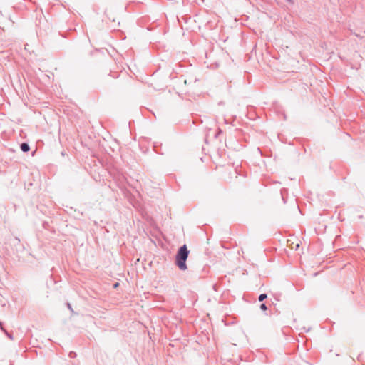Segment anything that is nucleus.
I'll return each mask as SVG.
<instances>
[{
    "mask_svg": "<svg viewBox=\"0 0 365 365\" xmlns=\"http://www.w3.org/2000/svg\"><path fill=\"white\" fill-rule=\"evenodd\" d=\"M190 251L187 249L186 245H183L181 246L176 254L175 256V264L178 267L180 270L187 269L186 261L187 259Z\"/></svg>",
    "mask_w": 365,
    "mask_h": 365,
    "instance_id": "nucleus-1",
    "label": "nucleus"
},
{
    "mask_svg": "<svg viewBox=\"0 0 365 365\" xmlns=\"http://www.w3.org/2000/svg\"><path fill=\"white\" fill-rule=\"evenodd\" d=\"M20 148L24 153H26L30 150V146L27 143H22L20 145Z\"/></svg>",
    "mask_w": 365,
    "mask_h": 365,
    "instance_id": "nucleus-2",
    "label": "nucleus"
},
{
    "mask_svg": "<svg viewBox=\"0 0 365 365\" xmlns=\"http://www.w3.org/2000/svg\"><path fill=\"white\" fill-rule=\"evenodd\" d=\"M267 298V294L264 293V294H261L259 296L258 299H259V302H262V301H264Z\"/></svg>",
    "mask_w": 365,
    "mask_h": 365,
    "instance_id": "nucleus-3",
    "label": "nucleus"
},
{
    "mask_svg": "<svg viewBox=\"0 0 365 365\" xmlns=\"http://www.w3.org/2000/svg\"><path fill=\"white\" fill-rule=\"evenodd\" d=\"M0 326H1V329H2V330L6 333V334L7 335V336H8L9 339H13L12 335H11V334L8 333L7 331H4V329H3V327H2V325H1V322H0Z\"/></svg>",
    "mask_w": 365,
    "mask_h": 365,
    "instance_id": "nucleus-4",
    "label": "nucleus"
},
{
    "mask_svg": "<svg viewBox=\"0 0 365 365\" xmlns=\"http://www.w3.org/2000/svg\"><path fill=\"white\" fill-rule=\"evenodd\" d=\"M260 309L263 311H266L267 309V307L266 305V304L264 303H262L261 305H260Z\"/></svg>",
    "mask_w": 365,
    "mask_h": 365,
    "instance_id": "nucleus-5",
    "label": "nucleus"
},
{
    "mask_svg": "<svg viewBox=\"0 0 365 365\" xmlns=\"http://www.w3.org/2000/svg\"><path fill=\"white\" fill-rule=\"evenodd\" d=\"M76 354L75 352H73V351H71V352L69 353V356H70L71 358H74V357H76Z\"/></svg>",
    "mask_w": 365,
    "mask_h": 365,
    "instance_id": "nucleus-6",
    "label": "nucleus"
},
{
    "mask_svg": "<svg viewBox=\"0 0 365 365\" xmlns=\"http://www.w3.org/2000/svg\"><path fill=\"white\" fill-rule=\"evenodd\" d=\"M67 307H68V308L71 312H73V309H72V307H71V304H70V303H67Z\"/></svg>",
    "mask_w": 365,
    "mask_h": 365,
    "instance_id": "nucleus-7",
    "label": "nucleus"
},
{
    "mask_svg": "<svg viewBox=\"0 0 365 365\" xmlns=\"http://www.w3.org/2000/svg\"><path fill=\"white\" fill-rule=\"evenodd\" d=\"M281 195H282V200H284V202L285 203L286 202H285V200H284L283 190L281 191Z\"/></svg>",
    "mask_w": 365,
    "mask_h": 365,
    "instance_id": "nucleus-8",
    "label": "nucleus"
},
{
    "mask_svg": "<svg viewBox=\"0 0 365 365\" xmlns=\"http://www.w3.org/2000/svg\"><path fill=\"white\" fill-rule=\"evenodd\" d=\"M221 132H222V130H221L220 129H219V130H218V131H217V133L216 134V137H217V135H218L219 133H220Z\"/></svg>",
    "mask_w": 365,
    "mask_h": 365,
    "instance_id": "nucleus-9",
    "label": "nucleus"
},
{
    "mask_svg": "<svg viewBox=\"0 0 365 365\" xmlns=\"http://www.w3.org/2000/svg\"><path fill=\"white\" fill-rule=\"evenodd\" d=\"M184 83H185V84H187V83H188V80L185 79V80L184 81Z\"/></svg>",
    "mask_w": 365,
    "mask_h": 365,
    "instance_id": "nucleus-10",
    "label": "nucleus"
},
{
    "mask_svg": "<svg viewBox=\"0 0 365 365\" xmlns=\"http://www.w3.org/2000/svg\"><path fill=\"white\" fill-rule=\"evenodd\" d=\"M118 285V283H116V284L114 285V287H116Z\"/></svg>",
    "mask_w": 365,
    "mask_h": 365,
    "instance_id": "nucleus-11",
    "label": "nucleus"
},
{
    "mask_svg": "<svg viewBox=\"0 0 365 365\" xmlns=\"http://www.w3.org/2000/svg\"><path fill=\"white\" fill-rule=\"evenodd\" d=\"M224 120H225V123H227V120H226V119H224Z\"/></svg>",
    "mask_w": 365,
    "mask_h": 365,
    "instance_id": "nucleus-12",
    "label": "nucleus"
},
{
    "mask_svg": "<svg viewBox=\"0 0 365 365\" xmlns=\"http://www.w3.org/2000/svg\"><path fill=\"white\" fill-rule=\"evenodd\" d=\"M10 365H14V364L12 363H11Z\"/></svg>",
    "mask_w": 365,
    "mask_h": 365,
    "instance_id": "nucleus-13",
    "label": "nucleus"
}]
</instances>
